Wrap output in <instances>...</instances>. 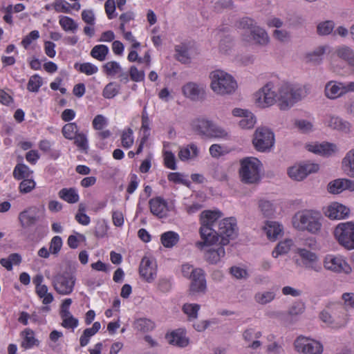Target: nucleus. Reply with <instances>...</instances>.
I'll return each instance as SVG.
<instances>
[{
  "instance_id": "f257e3e1",
  "label": "nucleus",
  "mask_w": 354,
  "mask_h": 354,
  "mask_svg": "<svg viewBox=\"0 0 354 354\" xmlns=\"http://www.w3.org/2000/svg\"><path fill=\"white\" fill-rule=\"evenodd\" d=\"M222 214L218 210H205L200 215L199 233L201 241H197L196 246L202 250L204 246L212 245L221 238L222 245H227L230 239L236 236V223L233 218L218 221Z\"/></svg>"
},
{
  "instance_id": "f03ea898",
  "label": "nucleus",
  "mask_w": 354,
  "mask_h": 354,
  "mask_svg": "<svg viewBox=\"0 0 354 354\" xmlns=\"http://www.w3.org/2000/svg\"><path fill=\"white\" fill-rule=\"evenodd\" d=\"M322 216L312 209L298 212L293 218V226L300 231H307L312 234H318L322 230Z\"/></svg>"
},
{
  "instance_id": "7ed1b4c3",
  "label": "nucleus",
  "mask_w": 354,
  "mask_h": 354,
  "mask_svg": "<svg viewBox=\"0 0 354 354\" xmlns=\"http://www.w3.org/2000/svg\"><path fill=\"white\" fill-rule=\"evenodd\" d=\"M279 88V107L283 111L290 109L308 93L305 86H295L287 82L280 83Z\"/></svg>"
},
{
  "instance_id": "20e7f679",
  "label": "nucleus",
  "mask_w": 354,
  "mask_h": 354,
  "mask_svg": "<svg viewBox=\"0 0 354 354\" xmlns=\"http://www.w3.org/2000/svg\"><path fill=\"white\" fill-rule=\"evenodd\" d=\"M239 176L246 185H254L261 180V162L255 157H245L240 160Z\"/></svg>"
},
{
  "instance_id": "39448f33",
  "label": "nucleus",
  "mask_w": 354,
  "mask_h": 354,
  "mask_svg": "<svg viewBox=\"0 0 354 354\" xmlns=\"http://www.w3.org/2000/svg\"><path fill=\"white\" fill-rule=\"evenodd\" d=\"M210 87L220 95L233 93L237 88V84L233 77L221 70H216L210 73Z\"/></svg>"
},
{
  "instance_id": "423d86ee",
  "label": "nucleus",
  "mask_w": 354,
  "mask_h": 354,
  "mask_svg": "<svg viewBox=\"0 0 354 354\" xmlns=\"http://www.w3.org/2000/svg\"><path fill=\"white\" fill-rule=\"evenodd\" d=\"M280 82L270 81L256 93V100L259 106L268 107L279 103Z\"/></svg>"
},
{
  "instance_id": "0eeeda50",
  "label": "nucleus",
  "mask_w": 354,
  "mask_h": 354,
  "mask_svg": "<svg viewBox=\"0 0 354 354\" xmlns=\"http://www.w3.org/2000/svg\"><path fill=\"white\" fill-rule=\"evenodd\" d=\"M274 144V133L268 127H258L252 138V145L259 152L270 151Z\"/></svg>"
},
{
  "instance_id": "6e6552de",
  "label": "nucleus",
  "mask_w": 354,
  "mask_h": 354,
  "mask_svg": "<svg viewBox=\"0 0 354 354\" xmlns=\"http://www.w3.org/2000/svg\"><path fill=\"white\" fill-rule=\"evenodd\" d=\"M334 236L339 245L346 249H354V223H339L335 228Z\"/></svg>"
},
{
  "instance_id": "1a4fd4ad",
  "label": "nucleus",
  "mask_w": 354,
  "mask_h": 354,
  "mask_svg": "<svg viewBox=\"0 0 354 354\" xmlns=\"http://www.w3.org/2000/svg\"><path fill=\"white\" fill-rule=\"evenodd\" d=\"M324 95L329 100H336L346 94L354 92V82H342L330 80L324 86Z\"/></svg>"
},
{
  "instance_id": "9d476101",
  "label": "nucleus",
  "mask_w": 354,
  "mask_h": 354,
  "mask_svg": "<svg viewBox=\"0 0 354 354\" xmlns=\"http://www.w3.org/2000/svg\"><path fill=\"white\" fill-rule=\"evenodd\" d=\"M75 281V277L68 272L59 273L53 277L52 285L59 295H68L73 290Z\"/></svg>"
},
{
  "instance_id": "9b49d317",
  "label": "nucleus",
  "mask_w": 354,
  "mask_h": 354,
  "mask_svg": "<svg viewBox=\"0 0 354 354\" xmlns=\"http://www.w3.org/2000/svg\"><path fill=\"white\" fill-rule=\"evenodd\" d=\"M294 346L301 354H322L324 351L323 345L319 341L302 335L295 340Z\"/></svg>"
},
{
  "instance_id": "f8f14e48",
  "label": "nucleus",
  "mask_w": 354,
  "mask_h": 354,
  "mask_svg": "<svg viewBox=\"0 0 354 354\" xmlns=\"http://www.w3.org/2000/svg\"><path fill=\"white\" fill-rule=\"evenodd\" d=\"M324 266L326 270L336 273L348 274L352 272L351 267L340 255H326L324 261Z\"/></svg>"
},
{
  "instance_id": "ddd939ff",
  "label": "nucleus",
  "mask_w": 354,
  "mask_h": 354,
  "mask_svg": "<svg viewBox=\"0 0 354 354\" xmlns=\"http://www.w3.org/2000/svg\"><path fill=\"white\" fill-rule=\"evenodd\" d=\"M139 273L140 277L147 283L153 282L157 276L156 259L150 256L143 257L140 263Z\"/></svg>"
},
{
  "instance_id": "4468645a",
  "label": "nucleus",
  "mask_w": 354,
  "mask_h": 354,
  "mask_svg": "<svg viewBox=\"0 0 354 354\" xmlns=\"http://www.w3.org/2000/svg\"><path fill=\"white\" fill-rule=\"evenodd\" d=\"M319 169V165L314 163L295 165L288 168V176L294 180L301 181L308 174L315 173Z\"/></svg>"
},
{
  "instance_id": "2eb2a0df",
  "label": "nucleus",
  "mask_w": 354,
  "mask_h": 354,
  "mask_svg": "<svg viewBox=\"0 0 354 354\" xmlns=\"http://www.w3.org/2000/svg\"><path fill=\"white\" fill-rule=\"evenodd\" d=\"M18 219L23 228H28L35 225L40 219L39 208L31 206L19 214Z\"/></svg>"
},
{
  "instance_id": "dca6fc26",
  "label": "nucleus",
  "mask_w": 354,
  "mask_h": 354,
  "mask_svg": "<svg viewBox=\"0 0 354 354\" xmlns=\"http://www.w3.org/2000/svg\"><path fill=\"white\" fill-rule=\"evenodd\" d=\"M189 279L191 283L189 286V294H205L207 290L206 280L204 271L201 268H197L195 274Z\"/></svg>"
},
{
  "instance_id": "f3484780",
  "label": "nucleus",
  "mask_w": 354,
  "mask_h": 354,
  "mask_svg": "<svg viewBox=\"0 0 354 354\" xmlns=\"http://www.w3.org/2000/svg\"><path fill=\"white\" fill-rule=\"evenodd\" d=\"M232 114L234 117L241 118L239 122V126L242 129H251L257 122L255 115L247 109L235 108L232 110Z\"/></svg>"
},
{
  "instance_id": "a211bd4d",
  "label": "nucleus",
  "mask_w": 354,
  "mask_h": 354,
  "mask_svg": "<svg viewBox=\"0 0 354 354\" xmlns=\"http://www.w3.org/2000/svg\"><path fill=\"white\" fill-rule=\"evenodd\" d=\"M243 40L248 42H254L259 46H266L269 43V37L268 33L262 28L254 26L252 28L248 35L243 34Z\"/></svg>"
},
{
  "instance_id": "6ab92c4d",
  "label": "nucleus",
  "mask_w": 354,
  "mask_h": 354,
  "mask_svg": "<svg viewBox=\"0 0 354 354\" xmlns=\"http://www.w3.org/2000/svg\"><path fill=\"white\" fill-rule=\"evenodd\" d=\"M183 95L192 101H198L204 98L205 91L203 85L189 82L182 87Z\"/></svg>"
},
{
  "instance_id": "aec40b11",
  "label": "nucleus",
  "mask_w": 354,
  "mask_h": 354,
  "mask_svg": "<svg viewBox=\"0 0 354 354\" xmlns=\"http://www.w3.org/2000/svg\"><path fill=\"white\" fill-rule=\"evenodd\" d=\"M297 253L301 257L304 267L316 272L321 270V267L317 264L318 258L315 253L306 249H298Z\"/></svg>"
},
{
  "instance_id": "412c9836",
  "label": "nucleus",
  "mask_w": 354,
  "mask_h": 354,
  "mask_svg": "<svg viewBox=\"0 0 354 354\" xmlns=\"http://www.w3.org/2000/svg\"><path fill=\"white\" fill-rule=\"evenodd\" d=\"M324 124L329 128L337 130L344 133L351 132V124L341 118L333 115H327Z\"/></svg>"
},
{
  "instance_id": "4be33fe9",
  "label": "nucleus",
  "mask_w": 354,
  "mask_h": 354,
  "mask_svg": "<svg viewBox=\"0 0 354 354\" xmlns=\"http://www.w3.org/2000/svg\"><path fill=\"white\" fill-rule=\"evenodd\" d=\"M149 205L151 212L159 217L164 218L167 216L169 212L167 203L160 196H157L149 200Z\"/></svg>"
},
{
  "instance_id": "5701e85b",
  "label": "nucleus",
  "mask_w": 354,
  "mask_h": 354,
  "mask_svg": "<svg viewBox=\"0 0 354 354\" xmlns=\"http://www.w3.org/2000/svg\"><path fill=\"white\" fill-rule=\"evenodd\" d=\"M328 190L331 194H339L344 190L354 191V181L347 178H338L328 185Z\"/></svg>"
},
{
  "instance_id": "b1692460",
  "label": "nucleus",
  "mask_w": 354,
  "mask_h": 354,
  "mask_svg": "<svg viewBox=\"0 0 354 354\" xmlns=\"http://www.w3.org/2000/svg\"><path fill=\"white\" fill-rule=\"evenodd\" d=\"M348 213L349 209L338 203H331L325 211V215L330 219L344 218Z\"/></svg>"
},
{
  "instance_id": "393cba45",
  "label": "nucleus",
  "mask_w": 354,
  "mask_h": 354,
  "mask_svg": "<svg viewBox=\"0 0 354 354\" xmlns=\"http://www.w3.org/2000/svg\"><path fill=\"white\" fill-rule=\"evenodd\" d=\"M199 154L198 147L194 144H189L180 148L178 156L181 161L195 160Z\"/></svg>"
},
{
  "instance_id": "a878e982",
  "label": "nucleus",
  "mask_w": 354,
  "mask_h": 354,
  "mask_svg": "<svg viewBox=\"0 0 354 354\" xmlns=\"http://www.w3.org/2000/svg\"><path fill=\"white\" fill-rule=\"evenodd\" d=\"M342 169L346 175L354 178V148L347 151L342 158Z\"/></svg>"
},
{
  "instance_id": "bb28decb",
  "label": "nucleus",
  "mask_w": 354,
  "mask_h": 354,
  "mask_svg": "<svg viewBox=\"0 0 354 354\" xmlns=\"http://www.w3.org/2000/svg\"><path fill=\"white\" fill-rule=\"evenodd\" d=\"M166 338L170 344L179 347H185L189 344V339L185 336V333L180 330L173 331L167 335Z\"/></svg>"
},
{
  "instance_id": "cd10ccee",
  "label": "nucleus",
  "mask_w": 354,
  "mask_h": 354,
  "mask_svg": "<svg viewBox=\"0 0 354 354\" xmlns=\"http://www.w3.org/2000/svg\"><path fill=\"white\" fill-rule=\"evenodd\" d=\"M220 244L221 245L217 248H212L206 252L205 258L209 263L216 264L225 256V252L223 248L225 245H222L221 243Z\"/></svg>"
},
{
  "instance_id": "c85d7f7f",
  "label": "nucleus",
  "mask_w": 354,
  "mask_h": 354,
  "mask_svg": "<svg viewBox=\"0 0 354 354\" xmlns=\"http://www.w3.org/2000/svg\"><path fill=\"white\" fill-rule=\"evenodd\" d=\"M212 121L201 118L192 122L193 130L198 135L207 137Z\"/></svg>"
},
{
  "instance_id": "c756f323",
  "label": "nucleus",
  "mask_w": 354,
  "mask_h": 354,
  "mask_svg": "<svg viewBox=\"0 0 354 354\" xmlns=\"http://www.w3.org/2000/svg\"><path fill=\"white\" fill-rule=\"evenodd\" d=\"M264 231L268 238L271 241H275L283 232L282 226L275 221H267L264 227Z\"/></svg>"
},
{
  "instance_id": "7c9ffc66",
  "label": "nucleus",
  "mask_w": 354,
  "mask_h": 354,
  "mask_svg": "<svg viewBox=\"0 0 354 354\" xmlns=\"http://www.w3.org/2000/svg\"><path fill=\"white\" fill-rule=\"evenodd\" d=\"M326 49V46H322L316 48L312 52L307 53L305 57L306 62L313 64H319L322 62Z\"/></svg>"
},
{
  "instance_id": "2f4dec72",
  "label": "nucleus",
  "mask_w": 354,
  "mask_h": 354,
  "mask_svg": "<svg viewBox=\"0 0 354 354\" xmlns=\"http://www.w3.org/2000/svg\"><path fill=\"white\" fill-rule=\"evenodd\" d=\"M58 195L60 198L71 204L76 203L80 199L77 189L73 187L63 188L59 192Z\"/></svg>"
},
{
  "instance_id": "473e14b6",
  "label": "nucleus",
  "mask_w": 354,
  "mask_h": 354,
  "mask_svg": "<svg viewBox=\"0 0 354 354\" xmlns=\"http://www.w3.org/2000/svg\"><path fill=\"white\" fill-rule=\"evenodd\" d=\"M229 136V133L226 129L212 122L207 138L227 139Z\"/></svg>"
},
{
  "instance_id": "72a5a7b5",
  "label": "nucleus",
  "mask_w": 354,
  "mask_h": 354,
  "mask_svg": "<svg viewBox=\"0 0 354 354\" xmlns=\"http://www.w3.org/2000/svg\"><path fill=\"white\" fill-rule=\"evenodd\" d=\"M133 326L135 330L146 333L152 330L154 327V323L147 318H139L134 321Z\"/></svg>"
},
{
  "instance_id": "f704fd0d",
  "label": "nucleus",
  "mask_w": 354,
  "mask_h": 354,
  "mask_svg": "<svg viewBox=\"0 0 354 354\" xmlns=\"http://www.w3.org/2000/svg\"><path fill=\"white\" fill-rule=\"evenodd\" d=\"M275 293L273 291H260L255 293L254 299L260 305H266L275 299Z\"/></svg>"
},
{
  "instance_id": "c9c22d12",
  "label": "nucleus",
  "mask_w": 354,
  "mask_h": 354,
  "mask_svg": "<svg viewBox=\"0 0 354 354\" xmlns=\"http://www.w3.org/2000/svg\"><path fill=\"white\" fill-rule=\"evenodd\" d=\"M23 340L21 342V347L25 349H28L36 345L38 341L35 338L34 332L30 329H26L21 333Z\"/></svg>"
},
{
  "instance_id": "e433bc0d",
  "label": "nucleus",
  "mask_w": 354,
  "mask_h": 354,
  "mask_svg": "<svg viewBox=\"0 0 354 354\" xmlns=\"http://www.w3.org/2000/svg\"><path fill=\"white\" fill-rule=\"evenodd\" d=\"M292 245L293 242L289 239H286L284 241L279 242L272 251V257L274 258H277L280 255L287 254Z\"/></svg>"
},
{
  "instance_id": "4c0bfd02",
  "label": "nucleus",
  "mask_w": 354,
  "mask_h": 354,
  "mask_svg": "<svg viewBox=\"0 0 354 354\" xmlns=\"http://www.w3.org/2000/svg\"><path fill=\"white\" fill-rule=\"evenodd\" d=\"M336 53L339 57L354 66V50L351 48L347 46H342L337 49Z\"/></svg>"
},
{
  "instance_id": "58836bf2",
  "label": "nucleus",
  "mask_w": 354,
  "mask_h": 354,
  "mask_svg": "<svg viewBox=\"0 0 354 354\" xmlns=\"http://www.w3.org/2000/svg\"><path fill=\"white\" fill-rule=\"evenodd\" d=\"M161 243L165 248H172L179 240V236L177 233L169 231L161 235Z\"/></svg>"
},
{
  "instance_id": "ea45409f",
  "label": "nucleus",
  "mask_w": 354,
  "mask_h": 354,
  "mask_svg": "<svg viewBox=\"0 0 354 354\" xmlns=\"http://www.w3.org/2000/svg\"><path fill=\"white\" fill-rule=\"evenodd\" d=\"M176 59L182 63H187L189 62L190 55L189 53V48L186 44H180L175 48Z\"/></svg>"
},
{
  "instance_id": "a19ab883",
  "label": "nucleus",
  "mask_w": 354,
  "mask_h": 354,
  "mask_svg": "<svg viewBox=\"0 0 354 354\" xmlns=\"http://www.w3.org/2000/svg\"><path fill=\"white\" fill-rule=\"evenodd\" d=\"M335 28V23L332 20H326L319 22L317 26V33L321 36L328 35L333 32Z\"/></svg>"
},
{
  "instance_id": "79ce46f5",
  "label": "nucleus",
  "mask_w": 354,
  "mask_h": 354,
  "mask_svg": "<svg viewBox=\"0 0 354 354\" xmlns=\"http://www.w3.org/2000/svg\"><path fill=\"white\" fill-rule=\"evenodd\" d=\"M108 53L109 48L103 44L95 46L91 51V55L100 62L106 59Z\"/></svg>"
},
{
  "instance_id": "37998d69",
  "label": "nucleus",
  "mask_w": 354,
  "mask_h": 354,
  "mask_svg": "<svg viewBox=\"0 0 354 354\" xmlns=\"http://www.w3.org/2000/svg\"><path fill=\"white\" fill-rule=\"evenodd\" d=\"M200 308V305L197 304H185L182 310L187 315L189 320L192 321L197 318Z\"/></svg>"
},
{
  "instance_id": "c03bdc74",
  "label": "nucleus",
  "mask_w": 354,
  "mask_h": 354,
  "mask_svg": "<svg viewBox=\"0 0 354 354\" xmlns=\"http://www.w3.org/2000/svg\"><path fill=\"white\" fill-rule=\"evenodd\" d=\"M32 171L30 168L24 164H18L13 171V176L18 180L28 178Z\"/></svg>"
},
{
  "instance_id": "a18cd8bd",
  "label": "nucleus",
  "mask_w": 354,
  "mask_h": 354,
  "mask_svg": "<svg viewBox=\"0 0 354 354\" xmlns=\"http://www.w3.org/2000/svg\"><path fill=\"white\" fill-rule=\"evenodd\" d=\"M119 90L120 86L118 84L115 82H110L103 89L102 95L106 99H111L118 95Z\"/></svg>"
},
{
  "instance_id": "49530a36",
  "label": "nucleus",
  "mask_w": 354,
  "mask_h": 354,
  "mask_svg": "<svg viewBox=\"0 0 354 354\" xmlns=\"http://www.w3.org/2000/svg\"><path fill=\"white\" fill-rule=\"evenodd\" d=\"M103 71L107 75L114 76L121 72L122 68L118 62L111 61L103 66Z\"/></svg>"
},
{
  "instance_id": "de8ad7c7",
  "label": "nucleus",
  "mask_w": 354,
  "mask_h": 354,
  "mask_svg": "<svg viewBox=\"0 0 354 354\" xmlns=\"http://www.w3.org/2000/svg\"><path fill=\"white\" fill-rule=\"evenodd\" d=\"M59 24L65 31L74 32L77 28V25L75 24L74 20L66 16L59 17Z\"/></svg>"
},
{
  "instance_id": "09e8293b",
  "label": "nucleus",
  "mask_w": 354,
  "mask_h": 354,
  "mask_svg": "<svg viewBox=\"0 0 354 354\" xmlns=\"http://www.w3.org/2000/svg\"><path fill=\"white\" fill-rule=\"evenodd\" d=\"M43 82L40 76L34 75L29 79L27 85V89L31 92H38L39 88L42 86Z\"/></svg>"
},
{
  "instance_id": "8fccbe9b",
  "label": "nucleus",
  "mask_w": 354,
  "mask_h": 354,
  "mask_svg": "<svg viewBox=\"0 0 354 354\" xmlns=\"http://www.w3.org/2000/svg\"><path fill=\"white\" fill-rule=\"evenodd\" d=\"M78 127L75 123H68L62 128L63 136L69 140L73 139L77 133Z\"/></svg>"
},
{
  "instance_id": "3c124183",
  "label": "nucleus",
  "mask_w": 354,
  "mask_h": 354,
  "mask_svg": "<svg viewBox=\"0 0 354 354\" xmlns=\"http://www.w3.org/2000/svg\"><path fill=\"white\" fill-rule=\"evenodd\" d=\"M62 319V326L66 328H74L78 325L77 319L75 318L71 313L60 315Z\"/></svg>"
},
{
  "instance_id": "603ef678",
  "label": "nucleus",
  "mask_w": 354,
  "mask_h": 354,
  "mask_svg": "<svg viewBox=\"0 0 354 354\" xmlns=\"http://www.w3.org/2000/svg\"><path fill=\"white\" fill-rule=\"evenodd\" d=\"M230 273L236 279H246L249 276L246 269L236 266H232L230 268Z\"/></svg>"
},
{
  "instance_id": "864d4df0",
  "label": "nucleus",
  "mask_w": 354,
  "mask_h": 354,
  "mask_svg": "<svg viewBox=\"0 0 354 354\" xmlns=\"http://www.w3.org/2000/svg\"><path fill=\"white\" fill-rule=\"evenodd\" d=\"M122 146L124 148L129 149L133 144V131L129 128L124 131L121 136Z\"/></svg>"
},
{
  "instance_id": "5fc2aeb1",
  "label": "nucleus",
  "mask_w": 354,
  "mask_h": 354,
  "mask_svg": "<svg viewBox=\"0 0 354 354\" xmlns=\"http://www.w3.org/2000/svg\"><path fill=\"white\" fill-rule=\"evenodd\" d=\"M259 207L265 216H271L273 215L274 209L273 204L268 201L261 200L259 203Z\"/></svg>"
},
{
  "instance_id": "6e6d98bb",
  "label": "nucleus",
  "mask_w": 354,
  "mask_h": 354,
  "mask_svg": "<svg viewBox=\"0 0 354 354\" xmlns=\"http://www.w3.org/2000/svg\"><path fill=\"white\" fill-rule=\"evenodd\" d=\"M53 8L57 12H71V4L65 0H55L53 2Z\"/></svg>"
},
{
  "instance_id": "4d7b16f0",
  "label": "nucleus",
  "mask_w": 354,
  "mask_h": 354,
  "mask_svg": "<svg viewBox=\"0 0 354 354\" xmlns=\"http://www.w3.org/2000/svg\"><path fill=\"white\" fill-rule=\"evenodd\" d=\"M172 287L171 279L167 277H160L157 283V288L161 292H168Z\"/></svg>"
},
{
  "instance_id": "13d9d810",
  "label": "nucleus",
  "mask_w": 354,
  "mask_h": 354,
  "mask_svg": "<svg viewBox=\"0 0 354 354\" xmlns=\"http://www.w3.org/2000/svg\"><path fill=\"white\" fill-rule=\"evenodd\" d=\"M305 310V304L297 301L294 303L288 309V314L290 316H296L302 314Z\"/></svg>"
},
{
  "instance_id": "bf43d9fd",
  "label": "nucleus",
  "mask_w": 354,
  "mask_h": 354,
  "mask_svg": "<svg viewBox=\"0 0 354 354\" xmlns=\"http://www.w3.org/2000/svg\"><path fill=\"white\" fill-rule=\"evenodd\" d=\"M79 71L87 75H91L97 73L98 68L91 63L86 62L80 65Z\"/></svg>"
},
{
  "instance_id": "052dcab7",
  "label": "nucleus",
  "mask_w": 354,
  "mask_h": 354,
  "mask_svg": "<svg viewBox=\"0 0 354 354\" xmlns=\"http://www.w3.org/2000/svg\"><path fill=\"white\" fill-rule=\"evenodd\" d=\"M164 162L165 165L169 169L176 170L177 168L175 156L171 151H165L164 153Z\"/></svg>"
},
{
  "instance_id": "680f3d73",
  "label": "nucleus",
  "mask_w": 354,
  "mask_h": 354,
  "mask_svg": "<svg viewBox=\"0 0 354 354\" xmlns=\"http://www.w3.org/2000/svg\"><path fill=\"white\" fill-rule=\"evenodd\" d=\"M295 126L297 127L300 131L303 133H308L313 130V124L305 120H298L295 122Z\"/></svg>"
},
{
  "instance_id": "e2e57ef3",
  "label": "nucleus",
  "mask_w": 354,
  "mask_h": 354,
  "mask_svg": "<svg viewBox=\"0 0 354 354\" xmlns=\"http://www.w3.org/2000/svg\"><path fill=\"white\" fill-rule=\"evenodd\" d=\"M96 333L92 327L86 328L80 338V346L82 347L86 346L89 342L90 338Z\"/></svg>"
},
{
  "instance_id": "0e129e2a",
  "label": "nucleus",
  "mask_w": 354,
  "mask_h": 354,
  "mask_svg": "<svg viewBox=\"0 0 354 354\" xmlns=\"http://www.w3.org/2000/svg\"><path fill=\"white\" fill-rule=\"evenodd\" d=\"M342 299L344 301L345 308L354 310V293L345 292L342 295Z\"/></svg>"
},
{
  "instance_id": "69168bd1",
  "label": "nucleus",
  "mask_w": 354,
  "mask_h": 354,
  "mask_svg": "<svg viewBox=\"0 0 354 354\" xmlns=\"http://www.w3.org/2000/svg\"><path fill=\"white\" fill-rule=\"evenodd\" d=\"M321 154L324 156H330L337 151L336 145L329 142L321 144Z\"/></svg>"
},
{
  "instance_id": "338daca9",
  "label": "nucleus",
  "mask_w": 354,
  "mask_h": 354,
  "mask_svg": "<svg viewBox=\"0 0 354 354\" xmlns=\"http://www.w3.org/2000/svg\"><path fill=\"white\" fill-rule=\"evenodd\" d=\"M62 246V238L59 236H54L50 243V251L53 254H57Z\"/></svg>"
},
{
  "instance_id": "774afa93",
  "label": "nucleus",
  "mask_w": 354,
  "mask_h": 354,
  "mask_svg": "<svg viewBox=\"0 0 354 354\" xmlns=\"http://www.w3.org/2000/svg\"><path fill=\"white\" fill-rule=\"evenodd\" d=\"M35 187V183L33 180L24 179L19 185V190L21 193H29Z\"/></svg>"
}]
</instances>
